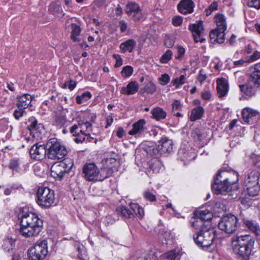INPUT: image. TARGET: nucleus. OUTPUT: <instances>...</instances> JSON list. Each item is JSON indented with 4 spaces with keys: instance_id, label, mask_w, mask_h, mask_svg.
Returning <instances> with one entry per match:
<instances>
[{
    "instance_id": "43",
    "label": "nucleus",
    "mask_w": 260,
    "mask_h": 260,
    "mask_svg": "<svg viewBox=\"0 0 260 260\" xmlns=\"http://www.w3.org/2000/svg\"><path fill=\"white\" fill-rule=\"evenodd\" d=\"M114 216H115V217H114L113 215H108L105 217L104 222L106 226L112 225L116 221L118 220L119 217L118 216V215H117L115 213Z\"/></svg>"
},
{
    "instance_id": "28",
    "label": "nucleus",
    "mask_w": 260,
    "mask_h": 260,
    "mask_svg": "<svg viewBox=\"0 0 260 260\" xmlns=\"http://www.w3.org/2000/svg\"><path fill=\"white\" fill-rule=\"evenodd\" d=\"M207 131L205 129H200L196 128L191 131L190 136L196 142H201L207 137Z\"/></svg>"
},
{
    "instance_id": "25",
    "label": "nucleus",
    "mask_w": 260,
    "mask_h": 260,
    "mask_svg": "<svg viewBox=\"0 0 260 260\" xmlns=\"http://www.w3.org/2000/svg\"><path fill=\"white\" fill-rule=\"evenodd\" d=\"M139 83L135 81L128 83L126 87H122L120 90L121 93L125 95L135 94L139 90Z\"/></svg>"
},
{
    "instance_id": "53",
    "label": "nucleus",
    "mask_w": 260,
    "mask_h": 260,
    "mask_svg": "<svg viewBox=\"0 0 260 260\" xmlns=\"http://www.w3.org/2000/svg\"><path fill=\"white\" fill-rule=\"evenodd\" d=\"M55 122L56 125L61 126L66 122V119L64 116L57 115L55 118Z\"/></svg>"
},
{
    "instance_id": "35",
    "label": "nucleus",
    "mask_w": 260,
    "mask_h": 260,
    "mask_svg": "<svg viewBox=\"0 0 260 260\" xmlns=\"http://www.w3.org/2000/svg\"><path fill=\"white\" fill-rule=\"evenodd\" d=\"M15 240L12 238H8L3 241L2 248L7 252L13 253L15 247Z\"/></svg>"
},
{
    "instance_id": "42",
    "label": "nucleus",
    "mask_w": 260,
    "mask_h": 260,
    "mask_svg": "<svg viewBox=\"0 0 260 260\" xmlns=\"http://www.w3.org/2000/svg\"><path fill=\"white\" fill-rule=\"evenodd\" d=\"M218 4L217 2H212L205 10V13L207 16H210L213 12L218 9Z\"/></svg>"
},
{
    "instance_id": "54",
    "label": "nucleus",
    "mask_w": 260,
    "mask_h": 260,
    "mask_svg": "<svg viewBox=\"0 0 260 260\" xmlns=\"http://www.w3.org/2000/svg\"><path fill=\"white\" fill-rule=\"evenodd\" d=\"M113 172L111 168H104L101 170V176L105 175L103 176V179H106L112 176Z\"/></svg>"
},
{
    "instance_id": "16",
    "label": "nucleus",
    "mask_w": 260,
    "mask_h": 260,
    "mask_svg": "<svg viewBox=\"0 0 260 260\" xmlns=\"http://www.w3.org/2000/svg\"><path fill=\"white\" fill-rule=\"evenodd\" d=\"M194 7V3L192 0H181L177 6L178 12L183 15L192 13Z\"/></svg>"
},
{
    "instance_id": "30",
    "label": "nucleus",
    "mask_w": 260,
    "mask_h": 260,
    "mask_svg": "<svg viewBox=\"0 0 260 260\" xmlns=\"http://www.w3.org/2000/svg\"><path fill=\"white\" fill-rule=\"evenodd\" d=\"M238 219L235 215L229 214V234L234 233L238 226Z\"/></svg>"
},
{
    "instance_id": "32",
    "label": "nucleus",
    "mask_w": 260,
    "mask_h": 260,
    "mask_svg": "<svg viewBox=\"0 0 260 260\" xmlns=\"http://www.w3.org/2000/svg\"><path fill=\"white\" fill-rule=\"evenodd\" d=\"M48 10L51 13L58 17H61L64 15L60 5L56 3H51L49 7Z\"/></svg>"
},
{
    "instance_id": "26",
    "label": "nucleus",
    "mask_w": 260,
    "mask_h": 260,
    "mask_svg": "<svg viewBox=\"0 0 260 260\" xmlns=\"http://www.w3.org/2000/svg\"><path fill=\"white\" fill-rule=\"evenodd\" d=\"M146 121L144 119L139 120L133 125V128L129 131L128 134L130 135L139 136L144 131V125Z\"/></svg>"
},
{
    "instance_id": "48",
    "label": "nucleus",
    "mask_w": 260,
    "mask_h": 260,
    "mask_svg": "<svg viewBox=\"0 0 260 260\" xmlns=\"http://www.w3.org/2000/svg\"><path fill=\"white\" fill-rule=\"evenodd\" d=\"M77 85V82L74 80H70L64 82L62 86L63 88H69L70 90H73Z\"/></svg>"
},
{
    "instance_id": "56",
    "label": "nucleus",
    "mask_w": 260,
    "mask_h": 260,
    "mask_svg": "<svg viewBox=\"0 0 260 260\" xmlns=\"http://www.w3.org/2000/svg\"><path fill=\"white\" fill-rule=\"evenodd\" d=\"M257 165L258 167H260V159L257 162ZM253 178L254 179H260V172L257 170L252 171L248 176V178Z\"/></svg>"
},
{
    "instance_id": "23",
    "label": "nucleus",
    "mask_w": 260,
    "mask_h": 260,
    "mask_svg": "<svg viewBox=\"0 0 260 260\" xmlns=\"http://www.w3.org/2000/svg\"><path fill=\"white\" fill-rule=\"evenodd\" d=\"M148 166L149 168L146 171V174L148 177H152V174L159 172L162 164L159 160L156 158H153L148 162Z\"/></svg>"
},
{
    "instance_id": "8",
    "label": "nucleus",
    "mask_w": 260,
    "mask_h": 260,
    "mask_svg": "<svg viewBox=\"0 0 260 260\" xmlns=\"http://www.w3.org/2000/svg\"><path fill=\"white\" fill-rule=\"evenodd\" d=\"M47 253V241L46 240L38 241L27 252L29 260H43Z\"/></svg>"
},
{
    "instance_id": "59",
    "label": "nucleus",
    "mask_w": 260,
    "mask_h": 260,
    "mask_svg": "<svg viewBox=\"0 0 260 260\" xmlns=\"http://www.w3.org/2000/svg\"><path fill=\"white\" fill-rule=\"evenodd\" d=\"M144 197L146 200L150 202H154L156 200L155 196L149 191H146L144 192Z\"/></svg>"
},
{
    "instance_id": "39",
    "label": "nucleus",
    "mask_w": 260,
    "mask_h": 260,
    "mask_svg": "<svg viewBox=\"0 0 260 260\" xmlns=\"http://www.w3.org/2000/svg\"><path fill=\"white\" fill-rule=\"evenodd\" d=\"M91 98V94L89 91H86L83 92L80 95H77L76 97V103L78 104H81L83 102H85Z\"/></svg>"
},
{
    "instance_id": "47",
    "label": "nucleus",
    "mask_w": 260,
    "mask_h": 260,
    "mask_svg": "<svg viewBox=\"0 0 260 260\" xmlns=\"http://www.w3.org/2000/svg\"><path fill=\"white\" fill-rule=\"evenodd\" d=\"M172 54L171 50H167L160 57V61L163 63H167L171 59Z\"/></svg>"
},
{
    "instance_id": "63",
    "label": "nucleus",
    "mask_w": 260,
    "mask_h": 260,
    "mask_svg": "<svg viewBox=\"0 0 260 260\" xmlns=\"http://www.w3.org/2000/svg\"><path fill=\"white\" fill-rule=\"evenodd\" d=\"M25 113V112L23 110V109H16L14 111L13 116H14L16 119L19 120L20 118L24 115Z\"/></svg>"
},
{
    "instance_id": "51",
    "label": "nucleus",
    "mask_w": 260,
    "mask_h": 260,
    "mask_svg": "<svg viewBox=\"0 0 260 260\" xmlns=\"http://www.w3.org/2000/svg\"><path fill=\"white\" fill-rule=\"evenodd\" d=\"M250 196H246L240 199L241 203L245 206L250 207L252 204V200L250 198Z\"/></svg>"
},
{
    "instance_id": "44",
    "label": "nucleus",
    "mask_w": 260,
    "mask_h": 260,
    "mask_svg": "<svg viewBox=\"0 0 260 260\" xmlns=\"http://www.w3.org/2000/svg\"><path fill=\"white\" fill-rule=\"evenodd\" d=\"M133 73V68L130 66L124 67L121 72V76L123 77H129Z\"/></svg>"
},
{
    "instance_id": "13",
    "label": "nucleus",
    "mask_w": 260,
    "mask_h": 260,
    "mask_svg": "<svg viewBox=\"0 0 260 260\" xmlns=\"http://www.w3.org/2000/svg\"><path fill=\"white\" fill-rule=\"evenodd\" d=\"M46 145L35 144L29 151V153L32 158L41 160L43 159L45 156H47L48 151Z\"/></svg>"
},
{
    "instance_id": "12",
    "label": "nucleus",
    "mask_w": 260,
    "mask_h": 260,
    "mask_svg": "<svg viewBox=\"0 0 260 260\" xmlns=\"http://www.w3.org/2000/svg\"><path fill=\"white\" fill-rule=\"evenodd\" d=\"M189 29L192 32L196 42H203L205 39L203 38L204 28L203 21H200L196 23L190 24L189 25Z\"/></svg>"
},
{
    "instance_id": "40",
    "label": "nucleus",
    "mask_w": 260,
    "mask_h": 260,
    "mask_svg": "<svg viewBox=\"0 0 260 260\" xmlns=\"http://www.w3.org/2000/svg\"><path fill=\"white\" fill-rule=\"evenodd\" d=\"M142 90L144 93L153 94L156 91V87L153 82L149 81L145 85Z\"/></svg>"
},
{
    "instance_id": "46",
    "label": "nucleus",
    "mask_w": 260,
    "mask_h": 260,
    "mask_svg": "<svg viewBox=\"0 0 260 260\" xmlns=\"http://www.w3.org/2000/svg\"><path fill=\"white\" fill-rule=\"evenodd\" d=\"M185 76L182 75L178 78H175L172 80L171 83L173 85L175 86L176 88H178L180 85L183 84L185 83Z\"/></svg>"
},
{
    "instance_id": "22",
    "label": "nucleus",
    "mask_w": 260,
    "mask_h": 260,
    "mask_svg": "<svg viewBox=\"0 0 260 260\" xmlns=\"http://www.w3.org/2000/svg\"><path fill=\"white\" fill-rule=\"evenodd\" d=\"M28 128L33 137L35 133H41L44 130V126L41 123H38V121L34 117H31L28 120Z\"/></svg>"
},
{
    "instance_id": "20",
    "label": "nucleus",
    "mask_w": 260,
    "mask_h": 260,
    "mask_svg": "<svg viewBox=\"0 0 260 260\" xmlns=\"http://www.w3.org/2000/svg\"><path fill=\"white\" fill-rule=\"evenodd\" d=\"M216 84L218 96L220 99L224 98L228 93V80L224 78H217Z\"/></svg>"
},
{
    "instance_id": "31",
    "label": "nucleus",
    "mask_w": 260,
    "mask_h": 260,
    "mask_svg": "<svg viewBox=\"0 0 260 260\" xmlns=\"http://www.w3.org/2000/svg\"><path fill=\"white\" fill-rule=\"evenodd\" d=\"M210 206H211V212L214 213H221L226 211L225 206L219 202H209Z\"/></svg>"
},
{
    "instance_id": "14",
    "label": "nucleus",
    "mask_w": 260,
    "mask_h": 260,
    "mask_svg": "<svg viewBox=\"0 0 260 260\" xmlns=\"http://www.w3.org/2000/svg\"><path fill=\"white\" fill-rule=\"evenodd\" d=\"M173 142L167 137L162 138L159 141L158 147L159 153L161 155H168L173 151Z\"/></svg>"
},
{
    "instance_id": "7",
    "label": "nucleus",
    "mask_w": 260,
    "mask_h": 260,
    "mask_svg": "<svg viewBox=\"0 0 260 260\" xmlns=\"http://www.w3.org/2000/svg\"><path fill=\"white\" fill-rule=\"evenodd\" d=\"M215 237V230L211 229L202 232H197V235L193 236V239L198 246L204 248L209 247L212 244Z\"/></svg>"
},
{
    "instance_id": "21",
    "label": "nucleus",
    "mask_w": 260,
    "mask_h": 260,
    "mask_svg": "<svg viewBox=\"0 0 260 260\" xmlns=\"http://www.w3.org/2000/svg\"><path fill=\"white\" fill-rule=\"evenodd\" d=\"M215 181L212 184V189L213 191L217 194H226L228 190V185L226 181L228 180H214Z\"/></svg>"
},
{
    "instance_id": "60",
    "label": "nucleus",
    "mask_w": 260,
    "mask_h": 260,
    "mask_svg": "<svg viewBox=\"0 0 260 260\" xmlns=\"http://www.w3.org/2000/svg\"><path fill=\"white\" fill-rule=\"evenodd\" d=\"M177 54L176 55L175 58L177 59H180L184 55L185 52V49L181 46H178L177 47Z\"/></svg>"
},
{
    "instance_id": "18",
    "label": "nucleus",
    "mask_w": 260,
    "mask_h": 260,
    "mask_svg": "<svg viewBox=\"0 0 260 260\" xmlns=\"http://www.w3.org/2000/svg\"><path fill=\"white\" fill-rule=\"evenodd\" d=\"M178 156L181 161H184V164L185 165V162H189L194 159L196 157V154L193 150H186L184 147H181L178 150Z\"/></svg>"
},
{
    "instance_id": "4",
    "label": "nucleus",
    "mask_w": 260,
    "mask_h": 260,
    "mask_svg": "<svg viewBox=\"0 0 260 260\" xmlns=\"http://www.w3.org/2000/svg\"><path fill=\"white\" fill-rule=\"evenodd\" d=\"M130 207L132 211L128 207L120 205L116 208L115 214L118 217H120L125 221H129L135 217L134 213L140 218H142L144 215L143 208L137 203H131Z\"/></svg>"
},
{
    "instance_id": "24",
    "label": "nucleus",
    "mask_w": 260,
    "mask_h": 260,
    "mask_svg": "<svg viewBox=\"0 0 260 260\" xmlns=\"http://www.w3.org/2000/svg\"><path fill=\"white\" fill-rule=\"evenodd\" d=\"M243 223L245 226L256 236H260V226L258 223L251 219H244Z\"/></svg>"
},
{
    "instance_id": "52",
    "label": "nucleus",
    "mask_w": 260,
    "mask_h": 260,
    "mask_svg": "<svg viewBox=\"0 0 260 260\" xmlns=\"http://www.w3.org/2000/svg\"><path fill=\"white\" fill-rule=\"evenodd\" d=\"M260 58V52L254 51L253 54L249 57L246 58V61L248 63L253 62Z\"/></svg>"
},
{
    "instance_id": "1",
    "label": "nucleus",
    "mask_w": 260,
    "mask_h": 260,
    "mask_svg": "<svg viewBox=\"0 0 260 260\" xmlns=\"http://www.w3.org/2000/svg\"><path fill=\"white\" fill-rule=\"evenodd\" d=\"M17 217L20 220L19 232L24 237H36L42 230L43 220L27 207L20 208Z\"/></svg>"
},
{
    "instance_id": "34",
    "label": "nucleus",
    "mask_w": 260,
    "mask_h": 260,
    "mask_svg": "<svg viewBox=\"0 0 260 260\" xmlns=\"http://www.w3.org/2000/svg\"><path fill=\"white\" fill-rule=\"evenodd\" d=\"M152 117L156 120H160L166 118V112L160 107H156L153 109L151 112Z\"/></svg>"
},
{
    "instance_id": "49",
    "label": "nucleus",
    "mask_w": 260,
    "mask_h": 260,
    "mask_svg": "<svg viewBox=\"0 0 260 260\" xmlns=\"http://www.w3.org/2000/svg\"><path fill=\"white\" fill-rule=\"evenodd\" d=\"M145 150L146 152L150 155H155L159 153L158 146L156 147L155 146H150L147 147Z\"/></svg>"
},
{
    "instance_id": "41",
    "label": "nucleus",
    "mask_w": 260,
    "mask_h": 260,
    "mask_svg": "<svg viewBox=\"0 0 260 260\" xmlns=\"http://www.w3.org/2000/svg\"><path fill=\"white\" fill-rule=\"evenodd\" d=\"M218 228L227 233L228 231V215H223V217L220 218L218 224Z\"/></svg>"
},
{
    "instance_id": "15",
    "label": "nucleus",
    "mask_w": 260,
    "mask_h": 260,
    "mask_svg": "<svg viewBox=\"0 0 260 260\" xmlns=\"http://www.w3.org/2000/svg\"><path fill=\"white\" fill-rule=\"evenodd\" d=\"M242 114L243 120L249 124L256 123L260 117L258 111L248 107L243 109Z\"/></svg>"
},
{
    "instance_id": "29",
    "label": "nucleus",
    "mask_w": 260,
    "mask_h": 260,
    "mask_svg": "<svg viewBox=\"0 0 260 260\" xmlns=\"http://www.w3.org/2000/svg\"><path fill=\"white\" fill-rule=\"evenodd\" d=\"M136 45V42L133 39H128L120 45V48L122 52L128 51L132 52Z\"/></svg>"
},
{
    "instance_id": "2",
    "label": "nucleus",
    "mask_w": 260,
    "mask_h": 260,
    "mask_svg": "<svg viewBox=\"0 0 260 260\" xmlns=\"http://www.w3.org/2000/svg\"><path fill=\"white\" fill-rule=\"evenodd\" d=\"M217 28L210 31L209 37L213 43L221 44L224 41V31L226 29V18L222 14L218 13L214 16Z\"/></svg>"
},
{
    "instance_id": "17",
    "label": "nucleus",
    "mask_w": 260,
    "mask_h": 260,
    "mask_svg": "<svg viewBox=\"0 0 260 260\" xmlns=\"http://www.w3.org/2000/svg\"><path fill=\"white\" fill-rule=\"evenodd\" d=\"M83 173L85 179H95L99 177L100 171L93 163H89L84 166Z\"/></svg>"
},
{
    "instance_id": "50",
    "label": "nucleus",
    "mask_w": 260,
    "mask_h": 260,
    "mask_svg": "<svg viewBox=\"0 0 260 260\" xmlns=\"http://www.w3.org/2000/svg\"><path fill=\"white\" fill-rule=\"evenodd\" d=\"M227 172V167H221L214 176L213 179H219L220 178L224 177V174H226Z\"/></svg>"
},
{
    "instance_id": "5",
    "label": "nucleus",
    "mask_w": 260,
    "mask_h": 260,
    "mask_svg": "<svg viewBox=\"0 0 260 260\" xmlns=\"http://www.w3.org/2000/svg\"><path fill=\"white\" fill-rule=\"evenodd\" d=\"M260 86V63L251 68L248 83L240 86L241 90L247 95L254 93V88Z\"/></svg>"
},
{
    "instance_id": "62",
    "label": "nucleus",
    "mask_w": 260,
    "mask_h": 260,
    "mask_svg": "<svg viewBox=\"0 0 260 260\" xmlns=\"http://www.w3.org/2000/svg\"><path fill=\"white\" fill-rule=\"evenodd\" d=\"M182 17L180 16H175L172 19V24L175 26H178L182 24Z\"/></svg>"
},
{
    "instance_id": "58",
    "label": "nucleus",
    "mask_w": 260,
    "mask_h": 260,
    "mask_svg": "<svg viewBox=\"0 0 260 260\" xmlns=\"http://www.w3.org/2000/svg\"><path fill=\"white\" fill-rule=\"evenodd\" d=\"M70 131L74 136H78L81 134L79 126L77 124H75L71 127Z\"/></svg>"
},
{
    "instance_id": "36",
    "label": "nucleus",
    "mask_w": 260,
    "mask_h": 260,
    "mask_svg": "<svg viewBox=\"0 0 260 260\" xmlns=\"http://www.w3.org/2000/svg\"><path fill=\"white\" fill-rule=\"evenodd\" d=\"M204 112V109L202 107L199 106L193 108L192 110L190 119L191 121H195L197 119L201 118L203 113Z\"/></svg>"
},
{
    "instance_id": "61",
    "label": "nucleus",
    "mask_w": 260,
    "mask_h": 260,
    "mask_svg": "<svg viewBox=\"0 0 260 260\" xmlns=\"http://www.w3.org/2000/svg\"><path fill=\"white\" fill-rule=\"evenodd\" d=\"M113 57L116 60L114 67L115 68H119L121 66L123 63V60L120 55L119 54H114L113 55Z\"/></svg>"
},
{
    "instance_id": "38",
    "label": "nucleus",
    "mask_w": 260,
    "mask_h": 260,
    "mask_svg": "<svg viewBox=\"0 0 260 260\" xmlns=\"http://www.w3.org/2000/svg\"><path fill=\"white\" fill-rule=\"evenodd\" d=\"M71 39L74 42L79 41L78 36H79L81 32V28L80 26L76 24L72 23L71 24Z\"/></svg>"
},
{
    "instance_id": "33",
    "label": "nucleus",
    "mask_w": 260,
    "mask_h": 260,
    "mask_svg": "<svg viewBox=\"0 0 260 260\" xmlns=\"http://www.w3.org/2000/svg\"><path fill=\"white\" fill-rule=\"evenodd\" d=\"M180 253L173 250L163 254L161 257V260H180Z\"/></svg>"
},
{
    "instance_id": "9",
    "label": "nucleus",
    "mask_w": 260,
    "mask_h": 260,
    "mask_svg": "<svg viewBox=\"0 0 260 260\" xmlns=\"http://www.w3.org/2000/svg\"><path fill=\"white\" fill-rule=\"evenodd\" d=\"M193 217L194 220L191 222V226L200 230L199 232H202L206 230L205 222L211 219L210 213L207 210L194 211Z\"/></svg>"
},
{
    "instance_id": "11",
    "label": "nucleus",
    "mask_w": 260,
    "mask_h": 260,
    "mask_svg": "<svg viewBox=\"0 0 260 260\" xmlns=\"http://www.w3.org/2000/svg\"><path fill=\"white\" fill-rule=\"evenodd\" d=\"M125 12L128 15L131 16L135 21L140 20L144 17L140 7L135 3H128L126 6Z\"/></svg>"
},
{
    "instance_id": "3",
    "label": "nucleus",
    "mask_w": 260,
    "mask_h": 260,
    "mask_svg": "<svg viewBox=\"0 0 260 260\" xmlns=\"http://www.w3.org/2000/svg\"><path fill=\"white\" fill-rule=\"evenodd\" d=\"M46 147L48 151L47 157L50 159H61L68 153L66 147L55 138H51L47 141Z\"/></svg>"
},
{
    "instance_id": "10",
    "label": "nucleus",
    "mask_w": 260,
    "mask_h": 260,
    "mask_svg": "<svg viewBox=\"0 0 260 260\" xmlns=\"http://www.w3.org/2000/svg\"><path fill=\"white\" fill-rule=\"evenodd\" d=\"M70 167L68 168L67 164L63 161H60L59 163L54 164L51 168L50 175L52 177L56 179L59 178L61 179L63 174H68Z\"/></svg>"
},
{
    "instance_id": "27",
    "label": "nucleus",
    "mask_w": 260,
    "mask_h": 260,
    "mask_svg": "<svg viewBox=\"0 0 260 260\" xmlns=\"http://www.w3.org/2000/svg\"><path fill=\"white\" fill-rule=\"evenodd\" d=\"M31 96L29 94H24L17 97V106L18 109H26L31 102Z\"/></svg>"
},
{
    "instance_id": "19",
    "label": "nucleus",
    "mask_w": 260,
    "mask_h": 260,
    "mask_svg": "<svg viewBox=\"0 0 260 260\" xmlns=\"http://www.w3.org/2000/svg\"><path fill=\"white\" fill-rule=\"evenodd\" d=\"M244 183L249 196H257L260 190V185L258 180H245Z\"/></svg>"
},
{
    "instance_id": "45",
    "label": "nucleus",
    "mask_w": 260,
    "mask_h": 260,
    "mask_svg": "<svg viewBox=\"0 0 260 260\" xmlns=\"http://www.w3.org/2000/svg\"><path fill=\"white\" fill-rule=\"evenodd\" d=\"M9 168L16 172H19L20 171V165L18 160L17 159H11L9 164Z\"/></svg>"
},
{
    "instance_id": "55",
    "label": "nucleus",
    "mask_w": 260,
    "mask_h": 260,
    "mask_svg": "<svg viewBox=\"0 0 260 260\" xmlns=\"http://www.w3.org/2000/svg\"><path fill=\"white\" fill-rule=\"evenodd\" d=\"M170 78L168 74H164L159 78V83L161 85H167L170 81Z\"/></svg>"
},
{
    "instance_id": "37",
    "label": "nucleus",
    "mask_w": 260,
    "mask_h": 260,
    "mask_svg": "<svg viewBox=\"0 0 260 260\" xmlns=\"http://www.w3.org/2000/svg\"><path fill=\"white\" fill-rule=\"evenodd\" d=\"M137 260H157V256L154 252L144 251L141 253V256L137 257Z\"/></svg>"
},
{
    "instance_id": "57",
    "label": "nucleus",
    "mask_w": 260,
    "mask_h": 260,
    "mask_svg": "<svg viewBox=\"0 0 260 260\" xmlns=\"http://www.w3.org/2000/svg\"><path fill=\"white\" fill-rule=\"evenodd\" d=\"M164 237L165 239L162 241L163 244L166 245L172 244L173 242L172 237L171 236V235L169 232H165L164 234Z\"/></svg>"
},
{
    "instance_id": "6",
    "label": "nucleus",
    "mask_w": 260,
    "mask_h": 260,
    "mask_svg": "<svg viewBox=\"0 0 260 260\" xmlns=\"http://www.w3.org/2000/svg\"><path fill=\"white\" fill-rule=\"evenodd\" d=\"M54 191L48 187L41 186L37 190L36 201L43 209L49 208L54 202Z\"/></svg>"
},
{
    "instance_id": "64",
    "label": "nucleus",
    "mask_w": 260,
    "mask_h": 260,
    "mask_svg": "<svg viewBox=\"0 0 260 260\" xmlns=\"http://www.w3.org/2000/svg\"><path fill=\"white\" fill-rule=\"evenodd\" d=\"M248 5L250 7L255 8L257 9H260V0H250L248 3Z\"/></svg>"
}]
</instances>
